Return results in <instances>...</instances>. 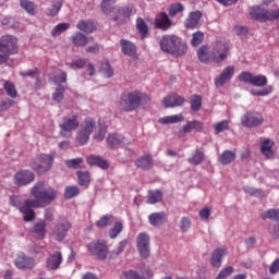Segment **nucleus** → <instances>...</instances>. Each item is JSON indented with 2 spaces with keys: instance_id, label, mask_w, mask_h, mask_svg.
Here are the masks:
<instances>
[{
  "instance_id": "1",
  "label": "nucleus",
  "mask_w": 279,
  "mask_h": 279,
  "mask_svg": "<svg viewBox=\"0 0 279 279\" xmlns=\"http://www.w3.org/2000/svg\"><path fill=\"white\" fill-rule=\"evenodd\" d=\"M31 195L35 199H27V204L33 208H45L58 197V192L45 182H37L31 189Z\"/></svg>"
},
{
  "instance_id": "2",
  "label": "nucleus",
  "mask_w": 279,
  "mask_h": 279,
  "mask_svg": "<svg viewBox=\"0 0 279 279\" xmlns=\"http://www.w3.org/2000/svg\"><path fill=\"white\" fill-rule=\"evenodd\" d=\"M230 45L227 41H217L214 46L213 52L208 51V46H202L197 51V57L204 64L216 62L217 64L223 62L228 58Z\"/></svg>"
},
{
  "instance_id": "3",
  "label": "nucleus",
  "mask_w": 279,
  "mask_h": 279,
  "mask_svg": "<svg viewBox=\"0 0 279 279\" xmlns=\"http://www.w3.org/2000/svg\"><path fill=\"white\" fill-rule=\"evenodd\" d=\"M143 99H147V94L141 90L124 93L120 98L119 109L123 112H134V110H138Z\"/></svg>"
},
{
  "instance_id": "4",
  "label": "nucleus",
  "mask_w": 279,
  "mask_h": 279,
  "mask_svg": "<svg viewBox=\"0 0 279 279\" xmlns=\"http://www.w3.org/2000/svg\"><path fill=\"white\" fill-rule=\"evenodd\" d=\"M160 49L171 56H184L186 53V44L175 35H166L160 40Z\"/></svg>"
},
{
  "instance_id": "5",
  "label": "nucleus",
  "mask_w": 279,
  "mask_h": 279,
  "mask_svg": "<svg viewBox=\"0 0 279 279\" xmlns=\"http://www.w3.org/2000/svg\"><path fill=\"white\" fill-rule=\"evenodd\" d=\"M14 53H19V38L14 35L0 37V64H5Z\"/></svg>"
},
{
  "instance_id": "6",
  "label": "nucleus",
  "mask_w": 279,
  "mask_h": 279,
  "mask_svg": "<svg viewBox=\"0 0 279 279\" xmlns=\"http://www.w3.org/2000/svg\"><path fill=\"white\" fill-rule=\"evenodd\" d=\"M250 16L255 21L265 23L267 21H278L279 19V9L265 10L263 5L252 7L250 10Z\"/></svg>"
},
{
  "instance_id": "7",
  "label": "nucleus",
  "mask_w": 279,
  "mask_h": 279,
  "mask_svg": "<svg viewBox=\"0 0 279 279\" xmlns=\"http://www.w3.org/2000/svg\"><path fill=\"white\" fill-rule=\"evenodd\" d=\"M10 204L23 214L24 221H34L36 219L34 207H32V204L27 203V199L23 202L21 196L13 195L10 197Z\"/></svg>"
},
{
  "instance_id": "8",
  "label": "nucleus",
  "mask_w": 279,
  "mask_h": 279,
  "mask_svg": "<svg viewBox=\"0 0 279 279\" xmlns=\"http://www.w3.org/2000/svg\"><path fill=\"white\" fill-rule=\"evenodd\" d=\"M97 124L93 118H86L81 124V129L77 132L76 141L80 145H86L90 141V134L95 132Z\"/></svg>"
},
{
  "instance_id": "9",
  "label": "nucleus",
  "mask_w": 279,
  "mask_h": 279,
  "mask_svg": "<svg viewBox=\"0 0 279 279\" xmlns=\"http://www.w3.org/2000/svg\"><path fill=\"white\" fill-rule=\"evenodd\" d=\"M59 128L61 130V136H63L64 138L71 137V133L73 132V130H77V128H80L77 114L64 117L59 124Z\"/></svg>"
},
{
  "instance_id": "10",
  "label": "nucleus",
  "mask_w": 279,
  "mask_h": 279,
  "mask_svg": "<svg viewBox=\"0 0 279 279\" xmlns=\"http://www.w3.org/2000/svg\"><path fill=\"white\" fill-rule=\"evenodd\" d=\"M52 165L53 157L51 155H39L33 162H31V167L34 171H37V173H47Z\"/></svg>"
},
{
  "instance_id": "11",
  "label": "nucleus",
  "mask_w": 279,
  "mask_h": 279,
  "mask_svg": "<svg viewBox=\"0 0 279 279\" xmlns=\"http://www.w3.org/2000/svg\"><path fill=\"white\" fill-rule=\"evenodd\" d=\"M149 234L140 233L136 238V247L141 258L147 259L151 251L149 248L150 245Z\"/></svg>"
},
{
  "instance_id": "12",
  "label": "nucleus",
  "mask_w": 279,
  "mask_h": 279,
  "mask_svg": "<svg viewBox=\"0 0 279 279\" xmlns=\"http://www.w3.org/2000/svg\"><path fill=\"white\" fill-rule=\"evenodd\" d=\"M69 230H71V222L63 219L54 226L51 236L54 239V241H64V239H66V234H69Z\"/></svg>"
},
{
  "instance_id": "13",
  "label": "nucleus",
  "mask_w": 279,
  "mask_h": 279,
  "mask_svg": "<svg viewBox=\"0 0 279 279\" xmlns=\"http://www.w3.org/2000/svg\"><path fill=\"white\" fill-rule=\"evenodd\" d=\"M263 114L250 111L242 116L241 123L244 128H256L263 123Z\"/></svg>"
},
{
  "instance_id": "14",
  "label": "nucleus",
  "mask_w": 279,
  "mask_h": 279,
  "mask_svg": "<svg viewBox=\"0 0 279 279\" xmlns=\"http://www.w3.org/2000/svg\"><path fill=\"white\" fill-rule=\"evenodd\" d=\"M34 172L29 170H20L14 174L13 180L16 186H27V184L34 182Z\"/></svg>"
},
{
  "instance_id": "15",
  "label": "nucleus",
  "mask_w": 279,
  "mask_h": 279,
  "mask_svg": "<svg viewBox=\"0 0 279 279\" xmlns=\"http://www.w3.org/2000/svg\"><path fill=\"white\" fill-rule=\"evenodd\" d=\"M88 252L93 254V256H97V258L104 259L108 254V248L105 242H92L87 246Z\"/></svg>"
},
{
  "instance_id": "16",
  "label": "nucleus",
  "mask_w": 279,
  "mask_h": 279,
  "mask_svg": "<svg viewBox=\"0 0 279 279\" xmlns=\"http://www.w3.org/2000/svg\"><path fill=\"white\" fill-rule=\"evenodd\" d=\"M162 105L165 108H178L184 106V97L178 94H170L163 98Z\"/></svg>"
},
{
  "instance_id": "17",
  "label": "nucleus",
  "mask_w": 279,
  "mask_h": 279,
  "mask_svg": "<svg viewBox=\"0 0 279 279\" xmlns=\"http://www.w3.org/2000/svg\"><path fill=\"white\" fill-rule=\"evenodd\" d=\"M35 265L34 258L25 256V253H20L15 259L19 269H32Z\"/></svg>"
},
{
  "instance_id": "18",
  "label": "nucleus",
  "mask_w": 279,
  "mask_h": 279,
  "mask_svg": "<svg viewBox=\"0 0 279 279\" xmlns=\"http://www.w3.org/2000/svg\"><path fill=\"white\" fill-rule=\"evenodd\" d=\"M234 76V66L229 65L227 66L221 74L215 78L216 86H223L229 80H232Z\"/></svg>"
},
{
  "instance_id": "19",
  "label": "nucleus",
  "mask_w": 279,
  "mask_h": 279,
  "mask_svg": "<svg viewBox=\"0 0 279 279\" xmlns=\"http://www.w3.org/2000/svg\"><path fill=\"white\" fill-rule=\"evenodd\" d=\"M62 265V253L56 252L50 255L46 260V267L50 270H56Z\"/></svg>"
},
{
  "instance_id": "20",
  "label": "nucleus",
  "mask_w": 279,
  "mask_h": 279,
  "mask_svg": "<svg viewBox=\"0 0 279 279\" xmlns=\"http://www.w3.org/2000/svg\"><path fill=\"white\" fill-rule=\"evenodd\" d=\"M201 19H202V11H195L190 13V16L185 22V27L187 29H195L196 27H199Z\"/></svg>"
},
{
  "instance_id": "21",
  "label": "nucleus",
  "mask_w": 279,
  "mask_h": 279,
  "mask_svg": "<svg viewBox=\"0 0 279 279\" xmlns=\"http://www.w3.org/2000/svg\"><path fill=\"white\" fill-rule=\"evenodd\" d=\"M155 27L158 29H169L171 27V20L166 13H159L155 19Z\"/></svg>"
},
{
  "instance_id": "22",
  "label": "nucleus",
  "mask_w": 279,
  "mask_h": 279,
  "mask_svg": "<svg viewBox=\"0 0 279 279\" xmlns=\"http://www.w3.org/2000/svg\"><path fill=\"white\" fill-rule=\"evenodd\" d=\"M203 132L204 131V123L201 121L194 120V121H189L183 128L182 132L183 134H189L191 132Z\"/></svg>"
},
{
  "instance_id": "23",
  "label": "nucleus",
  "mask_w": 279,
  "mask_h": 279,
  "mask_svg": "<svg viewBox=\"0 0 279 279\" xmlns=\"http://www.w3.org/2000/svg\"><path fill=\"white\" fill-rule=\"evenodd\" d=\"M260 151L263 156L267 158L274 157V142L269 138H265L260 142Z\"/></svg>"
},
{
  "instance_id": "24",
  "label": "nucleus",
  "mask_w": 279,
  "mask_h": 279,
  "mask_svg": "<svg viewBox=\"0 0 279 279\" xmlns=\"http://www.w3.org/2000/svg\"><path fill=\"white\" fill-rule=\"evenodd\" d=\"M228 254V251L226 248H216L211 253V265L213 267L219 268L221 267V258Z\"/></svg>"
},
{
  "instance_id": "25",
  "label": "nucleus",
  "mask_w": 279,
  "mask_h": 279,
  "mask_svg": "<svg viewBox=\"0 0 279 279\" xmlns=\"http://www.w3.org/2000/svg\"><path fill=\"white\" fill-rule=\"evenodd\" d=\"M107 143L110 147H123L128 143V140L122 135L109 134Z\"/></svg>"
},
{
  "instance_id": "26",
  "label": "nucleus",
  "mask_w": 279,
  "mask_h": 279,
  "mask_svg": "<svg viewBox=\"0 0 279 279\" xmlns=\"http://www.w3.org/2000/svg\"><path fill=\"white\" fill-rule=\"evenodd\" d=\"M184 121V116L182 113L174 116H166L163 118H159L158 123L161 125H171L173 123H182Z\"/></svg>"
},
{
  "instance_id": "27",
  "label": "nucleus",
  "mask_w": 279,
  "mask_h": 279,
  "mask_svg": "<svg viewBox=\"0 0 279 279\" xmlns=\"http://www.w3.org/2000/svg\"><path fill=\"white\" fill-rule=\"evenodd\" d=\"M135 166L138 169H151V167H154V160L151 159V156L144 155L135 161Z\"/></svg>"
},
{
  "instance_id": "28",
  "label": "nucleus",
  "mask_w": 279,
  "mask_h": 279,
  "mask_svg": "<svg viewBox=\"0 0 279 279\" xmlns=\"http://www.w3.org/2000/svg\"><path fill=\"white\" fill-rule=\"evenodd\" d=\"M87 163H89L90 167H100V169H108L109 167L108 161L101 159L99 156L94 155L87 157Z\"/></svg>"
},
{
  "instance_id": "29",
  "label": "nucleus",
  "mask_w": 279,
  "mask_h": 279,
  "mask_svg": "<svg viewBox=\"0 0 279 279\" xmlns=\"http://www.w3.org/2000/svg\"><path fill=\"white\" fill-rule=\"evenodd\" d=\"M150 226L158 228L165 223V213H153L148 216Z\"/></svg>"
},
{
  "instance_id": "30",
  "label": "nucleus",
  "mask_w": 279,
  "mask_h": 279,
  "mask_svg": "<svg viewBox=\"0 0 279 279\" xmlns=\"http://www.w3.org/2000/svg\"><path fill=\"white\" fill-rule=\"evenodd\" d=\"M120 45L122 47V52L125 56H135L136 54V46L132 41L122 39V40H120Z\"/></svg>"
},
{
  "instance_id": "31",
  "label": "nucleus",
  "mask_w": 279,
  "mask_h": 279,
  "mask_svg": "<svg viewBox=\"0 0 279 279\" xmlns=\"http://www.w3.org/2000/svg\"><path fill=\"white\" fill-rule=\"evenodd\" d=\"M77 29H80L81 32H85L86 34H93L96 27L92 21L82 20L77 23Z\"/></svg>"
},
{
  "instance_id": "32",
  "label": "nucleus",
  "mask_w": 279,
  "mask_h": 279,
  "mask_svg": "<svg viewBox=\"0 0 279 279\" xmlns=\"http://www.w3.org/2000/svg\"><path fill=\"white\" fill-rule=\"evenodd\" d=\"M236 154L231 150H225L219 157L218 160L221 165H230L233 160H235Z\"/></svg>"
},
{
  "instance_id": "33",
  "label": "nucleus",
  "mask_w": 279,
  "mask_h": 279,
  "mask_svg": "<svg viewBox=\"0 0 279 279\" xmlns=\"http://www.w3.org/2000/svg\"><path fill=\"white\" fill-rule=\"evenodd\" d=\"M158 202H162V192L160 190L149 191L147 196V203L158 204Z\"/></svg>"
},
{
  "instance_id": "34",
  "label": "nucleus",
  "mask_w": 279,
  "mask_h": 279,
  "mask_svg": "<svg viewBox=\"0 0 279 279\" xmlns=\"http://www.w3.org/2000/svg\"><path fill=\"white\" fill-rule=\"evenodd\" d=\"M47 223L45 220H40L37 222L33 229L34 234H36L37 239H45Z\"/></svg>"
},
{
  "instance_id": "35",
  "label": "nucleus",
  "mask_w": 279,
  "mask_h": 279,
  "mask_svg": "<svg viewBox=\"0 0 279 279\" xmlns=\"http://www.w3.org/2000/svg\"><path fill=\"white\" fill-rule=\"evenodd\" d=\"M72 43L76 45V47H84L90 43V40L82 33H76L72 37Z\"/></svg>"
},
{
  "instance_id": "36",
  "label": "nucleus",
  "mask_w": 279,
  "mask_h": 279,
  "mask_svg": "<svg viewBox=\"0 0 279 279\" xmlns=\"http://www.w3.org/2000/svg\"><path fill=\"white\" fill-rule=\"evenodd\" d=\"M215 134H221V132H227V130H230V121L229 120H222L220 122H217L213 125Z\"/></svg>"
},
{
  "instance_id": "37",
  "label": "nucleus",
  "mask_w": 279,
  "mask_h": 279,
  "mask_svg": "<svg viewBox=\"0 0 279 279\" xmlns=\"http://www.w3.org/2000/svg\"><path fill=\"white\" fill-rule=\"evenodd\" d=\"M190 104H191V110L193 112H199V110L202 109V96L199 95L192 96Z\"/></svg>"
},
{
  "instance_id": "38",
  "label": "nucleus",
  "mask_w": 279,
  "mask_h": 279,
  "mask_svg": "<svg viewBox=\"0 0 279 279\" xmlns=\"http://www.w3.org/2000/svg\"><path fill=\"white\" fill-rule=\"evenodd\" d=\"M77 178L80 186H86V189H88V184H90V173L78 171Z\"/></svg>"
},
{
  "instance_id": "39",
  "label": "nucleus",
  "mask_w": 279,
  "mask_h": 279,
  "mask_svg": "<svg viewBox=\"0 0 279 279\" xmlns=\"http://www.w3.org/2000/svg\"><path fill=\"white\" fill-rule=\"evenodd\" d=\"M136 29L140 32L142 38H145V36H147V32H149V28L147 27L145 20L141 17L136 20Z\"/></svg>"
},
{
  "instance_id": "40",
  "label": "nucleus",
  "mask_w": 279,
  "mask_h": 279,
  "mask_svg": "<svg viewBox=\"0 0 279 279\" xmlns=\"http://www.w3.org/2000/svg\"><path fill=\"white\" fill-rule=\"evenodd\" d=\"M71 27V24L69 23H60L53 27L51 31V36H61L63 32H66Z\"/></svg>"
},
{
  "instance_id": "41",
  "label": "nucleus",
  "mask_w": 279,
  "mask_h": 279,
  "mask_svg": "<svg viewBox=\"0 0 279 279\" xmlns=\"http://www.w3.org/2000/svg\"><path fill=\"white\" fill-rule=\"evenodd\" d=\"M112 221H114V217H112V215H105L96 222V226L98 228H108Z\"/></svg>"
},
{
  "instance_id": "42",
  "label": "nucleus",
  "mask_w": 279,
  "mask_h": 279,
  "mask_svg": "<svg viewBox=\"0 0 279 279\" xmlns=\"http://www.w3.org/2000/svg\"><path fill=\"white\" fill-rule=\"evenodd\" d=\"M187 161L191 162V165H202V162H204V153L196 150Z\"/></svg>"
},
{
  "instance_id": "43",
  "label": "nucleus",
  "mask_w": 279,
  "mask_h": 279,
  "mask_svg": "<svg viewBox=\"0 0 279 279\" xmlns=\"http://www.w3.org/2000/svg\"><path fill=\"white\" fill-rule=\"evenodd\" d=\"M251 85L257 86L258 88H262L263 86H267V76L253 75V81H252Z\"/></svg>"
},
{
  "instance_id": "44",
  "label": "nucleus",
  "mask_w": 279,
  "mask_h": 279,
  "mask_svg": "<svg viewBox=\"0 0 279 279\" xmlns=\"http://www.w3.org/2000/svg\"><path fill=\"white\" fill-rule=\"evenodd\" d=\"M121 232H123V223L116 222L113 227L109 230V238L117 239V236H119Z\"/></svg>"
},
{
  "instance_id": "45",
  "label": "nucleus",
  "mask_w": 279,
  "mask_h": 279,
  "mask_svg": "<svg viewBox=\"0 0 279 279\" xmlns=\"http://www.w3.org/2000/svg\"><path fill=\"white\" fill-rule=\"evenodd\" d=\"M100 72L102 73L104 77L110 78L112 75H114V71L112 70V66H110V63L108 61H105L101 64Z\"/></svg>"
},
{
  "instance_id": "46",
  "label": "nucleus",
  "mask_w": 279,
  "mask_h": 279,
  "mask_svg": "<svg viewBox=\"0 0 279 279\" xmlns=\"http://www.w3.org/2000/svg\"><path fill=\"white\" fill-rule=\"evenodd\" d=\"M80 195L78 186H69L65 189L64 197L65 199H73V197H77Z\"/></svg>"
},
{
  "instance_id": "47",
  "label": "nucleus",
  "mask_w": 279,
  "mask_h": 279,
  "mask_svg": "<svg viewBox=\"0 0 279 279\" xmlns=\"http://www.w3.org/2000/svg\"><path fill=\"white\" fill-rule=\"evenodd\" d=\"M3 88L7 95H9V97H12L13 99H15L17 92H16V87H14V84H12V82L7 81L3 85Z\"/></svg>"
},
{
  "instance_id": "48",
  "label": "nucleus",
  "mask_w": 279,
  "mask_h": 279,
  "mask_svg": "<svg viewBox=\"0 0 279 279\" xmlns=\"http://www.w3.org/2000/svg\"><path fill=\"white\" fill-rule=\"evenodd\" d=\"M264 219H271L272 221H279V210L278 209H269L262 215Z\"/></svg>"
},
{
  "instance_id": "49",
  "label": "nucleus",
  "mask_w": 279,
  "mask_h": 279,
  "mask_svg": "<svg viewBox=\"0 0 279 279\" xmlns=\"http://www.w3.org/2000/svg\"><path fill=\"white\" fill-rule=\"evenodd\" d=\"M62 8V0H52V8L48 10L49 16H56Z\"/></svg>"
},
{
  "instance_id": "50",
  "label": "nucleus",
  "mask_w": 279,
  "mask_h": 279,
  "mask_svg": "<svg viewBox=\"0 0 279 279\" xmlns=\"http://www.w3.org/2000/svg\"><path fill=\"white\" fill-rule=\"evenodd\" d=\"M210 215H213V208L210 207H203L198 211V217L202 221H208V219H210Z\"/></svg>"
},
{
  "instance_id": "51",
  "label": "nucleus",
  "mask_w": 279,
  "mask_h": 279,
  "mask_svg": "<svg viewBox=\"0 0 279 279\" xmlns=\"http://www.w3.org/2000/svg\"><path fill=\"white\" fill-rule=\"evenodd\" d=\"M21 7L27 12V14L34 16L36 7L32 2L27 0H21Z\"/></svg>"
},
{
  "instance_id": "52",
  "label": "nucleus",
  "mask_w": 279,
  "mask_h": 279,
  "mask_svg": "<svg viewBox=\"0 0 279 279\" xmlns=\"http://www.w3.org/2000/svg\"><path fill=\"white\" fill-rule=\"evenodd\" d=\"M119 14H120V16L114 17V21H119V19H121V21H125V20L130 19V16H132V8H130V7L123 8L121 10H119Z\"/></svg>"
},
{
  "instance_id": "53",
  "label": "nucleus",
  "mask_w": 279,
  "mask_h": 279,
  "mask_svg": "<svg viewBox=\"0 0 279 279\" xmlns=\"http://www.w3.org/2000/svg\"><path fill=\"white\" fill-rule=\"evenodd\" d=\"M53 101H57V104H60L62 99H64V87L62 85H59L56 89V92L52 94Z\"/></svg>"
},
{
  "instance_id": "54",
  "label": "nucleus",
  "mask_w": 279,
  "mask_h": 279,
  "mask_svg": "<svg viewBox=\"0 0 279 279\" xmlns=\"http://www.w3.org/2000/svg\"><path fill=\"white\" fill-rule=\"evenodd\" d=\"M112 5H114V0H104L101 3V10L105 14H110V12H112V10H114V8H112Z\"/></svg>"
},
{
  "instance_id": "55",
  "label": "nucleus",
  "mask_w": 279,
  "mask_h": 279,
  "mask_svg": "<svg viewBox=\"0 0 279 279\" xmlns=\"http://www.w3.org/2000/svg\"><path fill=\"white\" fill-rule=\"evenodd\" d=\"M121 279H143V276L138 275L135 270H128L122 272Z\"/></svg>"
},
{
  "instance_id": "56",
  "label": "nucleus",
  "mask_w": 279,
  "mask_h": 279,
  "mask_svg": "<svg viewBox=\"0 0 279 279\" xmlns=\"http://www.w3.org/2000/svg\"><path fill=\"white\" fill-rule=\"evenodd\" d=\"M50 80H52L54 84H64V82H66V72H58L57 75L51 76Z\"/></svg>"
},
{
  "instance_id": "57",
  "label": "nucleus",
  "mask_w": 279,
  "mask_h": 279,
  "mask_svg": "<svg viewBox=\"0 0 279 279\" xmlns=\"http://www.w3.org/2000/svg\"><path fill=\"white\" fill-rule=\"evenodd\" d=\"M180 12H184V5L174 3L169 9V16H175V14H180Z\"/></svg>"
},
{
  "instance_id": "58",
  "label": "nucleus",
  "mask_w": 279,
  "mask_h": 279,
  "mask_svg": "<svg viewBox=\"0 0 279 279\" xmlns=\"http://www.w3.org/2000/svg\"><path fill=\"white\" fill-rule=\"evenodd\" d=\"M192 41L191 45L193 47H197V45H202V40H204V33L202 32H196L192 35Z\"/></svg>"
},
{
  "instance_id": "59",
  "label": "nucleus",
  "mask_w": 279,
  "mask_h": 279,
  "mask_svg": "<svg viewBox=\"0 0 279 279\" xmlns=\"http://www.w3.org/2000/svg\"><path fill=\"white\" fill-rule=\"evenodd\" d=\"M68 66H70V69H84V66H86V59H77L72 61L71 63H68Z\"/></svg>"
},
{
  "instance_id": "60",
  "label": "nucleus",
  "mask_w": 279,
  "mask_h": 279,
  "mask_svg": "<svg viewBox=\"0 0 279 279\" xmlns=\"http://www.w3.org/2000/svg\"><path fill=\"white\" fill-rule=\"evenodd\" d=\"M84 162V159L82 158H75V159H70L65 161L66 167L70 169H80V165Z\"/></svg>"
},
{
  "instance_id": "61",
  "label": "nucleus",
  "mask_w": 279,
  "mask_h": 279,
  "mask_svg": "<svg viewBox=\"0 0 279 279\" xmlns=\"http://www.w3.org/2000/svg\"><path fill=\"white\" fill-rule=\"evenodd\" d=\"M253 78H254V75L250 72H242L239 75L240 82H244L245 84H252Z\"/></svg>"
},
{
  "instance_id": "62",
  "label": "nucleus",
  "mask_w": 279,
  "mask_h": 279,
  "mask_svg": "<svg viewBox=\"0 0 279 279\" xmlns=\"http://www.w3.org/2000/svg\"><path fill=\"white\" fill-rule=\"evenodd\" d=\"M106 132H108V128L104 125L95 132L94 138H96V141H104V138H106Z\"/></svg>"
},
{
  "instance_id": "63",
  "label": "nucleus",
  "mask_w": 279,
  "mask_h": 279,
  "mask_svg": "<svg viewBox=\"0 0 279 279\" xmlns=\"http://www.w3.org/2000/svg\"><path fill=\"white\" fill-rule=\"evenodd\" d=\"M180 228L182 232H189L191 228V219H189L187 217H182L180 221Z\"/></svg>"
},
{
  "instance_id": "64",
  "label": "nucleus",
  "mask_w": 279,
  "mask_h": 279,
  "mask_svg": "<svg viewBox=\"0 0 279 279\" xmlns=\"http://www.w3.org/2000/svg\"><path fill=\"white\" fill-rule=\"evenodd\" d=\"M232 271H234V268H232V266H228L227 268L222 269L219 275L217 276L216 279H225L228 278V276H230L232 274Z\"/></svg>"
}]
</instances>
